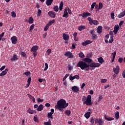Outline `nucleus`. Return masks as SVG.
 <instances>
[{
	"instance_id": "nucleus-1",
	"label": "nucleus",
	"mask_w": 125,
	"mask_h": 125,
	"mask_svg": "<svg viewBox=\"0 0 125 125\" xmlns=\"http://www.w3.org/2000/svg\"><path fill=\"white\" fill-rule=\"evenodd\" d=\"M92 54L89 53L86 55V57L83 59V61H79L77 64V67H79L81 70L84 71H88L90 68H98L101 66V64L98 62H93V61L91 58Z\"/></svg>"
},
{
	"instance_id": "nucleus-2",
	"label": "nucleus",
	"mask_w": 125,
	"mask_h": 125,
	"mask_svg": "<svg viewBox=\"0 0 125 125\" xmlns=\"http://www.w3.org/2000/svg\"><path fill=\"white\" fill-rule=\"evenodd\" d=\"M68 106H69V103H67L65 100L61 99L57 102V105H55V108L58 109L60 112L63 113L64 109L67 108Z\"/></svg>"
},
{
	"instance_id": "nucleus-3",
	"label": "nucleus",
	"mask_w": 125,
	"mask_h": 125,
	"mask_svg": "<svg viewBox=\"0 0 125 125\" xmlns=\"http://www.w3.org/2000/svg\"><path fill=\"white\" fill-rule=\"evenodd\" d=\"M91 95H88L87 97L85 96H83L82 98V101L83 104H86L87 106H91L92 105V102H91Z\"/></svg>"
},
{
	"instance_id": "nucleus-4",
	"label": "nucleus",
	"mask_w": 125,
	"mask_h": 125,
	"mask_svg": "<svg viewBox=\"0 0 125 125\" xmlns=\"http://www.w3.org/2000/svg\"><path fill=\"white\" fill-rule=\"evenodd\" d=\"M11 41L12 42V43L13 44H16L18 42V39H17V37H16V36H13L11 38Z\"/></svg>"
},
{
	"instance_id": "nucleus-5",
	"label": "nucleus",
	"mask_w": 125,
	"mask_h": 125,
	"mask_svg": "<svg viewBox=\"0 0 125 125\" xmlns=\"http://www.w3.org/2000/svg\"><path fill=\"white\" fill-rule=\"evenodd\" d=\"M113 71L116 75H118L119 73H120V66L119 65H117L116 67H114Z\"/></svg>"
},
{
	"instance_id": "nucleus-6",
	"label": "nucleus",
	"mask_w": 125,
	"mask_h": 125,
	"mask_svg": "<svg viewBox=\"0 0 125 125\" xmlns=\"http://www.w3.org/2000/svg\"><path fill=\"white\" fill-rule=\"evenodd\" d=\"M48 14L49 17H51V18H55V17H56V13H55V12L49 11L48 12Z\"/></svg>"
},
{
	"instance_id": "nucleus-7",
	"label": "nucleus",
	"mask_w": 125,
	"mask_h": 125,
	"mask_svg": "<svg viewBox=\"0 0 125 125\" xmlns=\"http://www.w3.org/2000/svg\"><path fill=\"white\" fill-rule=\"evenodd\" d=\"M71 89L73 92H75V93H79V91H80V88L79 87L77 86H73L71 87Z\"/></svg>"
},
{
	"instance_id": "nucleus-8",
	"label": "nucleus",
	"mask_w": 125,
	"mask_h": 125,
	"mask_svg": "<svg viewBox=\"0 0 125 125\" xmlns=\"http://www.w3.org/2000/svg\"><path fill=\"white\" fill-rule=\"evenodd\" d=\"M75 79H76V80H79L80 79V76L78 75H74V76H71V75H70L69 76V80L70 81H74V80H75Z\"/></svg>"
},
{
	"instance_id": "nucleus-9",
	"label": "nucleus",
	"mask_w": 125,
	"mask_h": 125,
	"mask_svg": "<svg viewBox=\"0 0 125 125\" xmlns=\"http://www.w3.org/2000/svg\"><path fill=\"white\" fill-rule=\"evenodd\" d=\"M64 56H67L68 58H73L74 57L73 54L70 51H66L64 54Z\"/></svg>"
},
{
	"instance_id": "nucleus-10",
	"label": "nucleus",
	"mask_w": 125,
	"mask_h": 125,
	"mask_svg": "<svg viewBox=\"0 0 125 125\" xmlns=\"http://www.w3.org/2000/svg\"><path fill=\"white\" fill-rule=\"evenodd\" d=\"M90 43H92V41L91 40H86L84 42L82 43V45L83 46H86L88 44H90Z\"/></svg>"
},
{
	"instance_id": "nucleus-11",
	"label": "nucleus",
	"mask_w": 125,
	"mask_h": 125,
	"mask_svg": "<svg viewBox=\"0 0 125 125\" xmlns=\"http://www.w3.org/2000/svg\"><path fill=\"white\" fill-rule=\"evenodd\" d=\"M39 49V46L38 45H34L32 47L31 49H30V51L31 52H35L38 51Z\"/></svg>"
},
{
	"instance_id": "nucleus-12",
	"label": "nucleus",
	"mask_w": 125,
	"mask_h": 125,
	"mask_svg": "<svg viewBox=\"0 0 125 125\" xmlns=\"http://www.w3.org/2000/svg\"><path fill=\"white\" fill-rule=\"evenodd\" d=\"M62 17H64L65 18H68V17H69V13L67 11V7H65L64 10Z\"/></svg>"
},
{
	"instance_id": "nucleus-13",
	"label": "nucleus",
	"mask_w": 125,
	"mask_h": 125,
	"mask_svg": "<svg viewBox=\"0 0 125 125\" xmlns=\"http://www.w3.org/2000/svg\"><path fill=\"white\" fill-rule=\"evenodd\" d=\"M119 29H120V27L119 26V25H116L115 26L114 28V30H113V33L115 34V35H117Z\"/></svg>"
},
{
	"instance_id": "nucleus-14",
	"label": "nucleus",
	"mask_w": 125,
	"mask_h": 125,
	"mask_svg": "<svg viewBox=\"0 0 125 125\" xmlns=\"http://www.w3.org/2000/svg\"><path fill=\"white\" fill-rule=\"evenodd\" d=\"M8 71H9L8 68L5 69V70L0 74V77H3V76H5V75L7 74Z\"/></svg>"
},
{
	"instance_id": "nucleus-15",
	"label": "nucleus",
	"mask_w": 125,
	"mask_h": 125,
	"mask_svg": "<svg viewBox=\"0 0 125 125\" xmlns=\"http://www.w3.org/2000/svg\"><path fill=\"white\" fill-rule=\"evenodd\" d=\"M95 124H99V125H103V121L102 119L97 118L95 119Z\"/></svg>"
},
{
	"instance_id": "nucleus-16",
	"label": "nucleus",
	"mask_w": 125,
	"mask_h": 125,
	"mask_svg": "<svg viewBox=\"0 0 125 125\" xmlns=\"http://www.w3.org/2000/svg\"><path fill=\"white\" fill-rule=\"evenodd\" d=\"M91 14L89 12H83V18H86V17H88V16H90Z\"/></svg>"
},
{
	"instance_id": "nucleus-17",
	"label": "nucleus",
	"mask_w": 125,
	"mask_h": 125,
	"mask_svg": "<svg viewBox=\"0 0 125 125\" xmlns=\"http://www.w3.org/2000/svg\"><path fill=\"white\" fill-rule=\"evenodd\" d=\"M27 113H28V114H36V113H37V111L32 110L30 107L28 108V109L27 110Z\"/></svg>"
},
{
	"instance_id": "nucleus-18",
	"label": "nucleus",
	"mask_w": 125,
	"mask_h": 125,
	"mask_svg": "<svg viewBox=\"0 0 125 125\" xmlns=\"http://www.w3.org/2000/svg\"><path fill=\"white\" fill-rule=\"evenodd\" d=\"M11 61H17L18 60V58L17 57V55L16 54H14L13 57L11 59Z\"/></svg>"
},
{
	"instance_id": "nucleus-19",
	"label": "nucleus",
	"mask_w": 125,
	"mask_h": 125,
	"mask_svg": "<svg viewBox=\"0 0 125 125\" xmlns=\"http://www.w3.org/2000/svg\"><path fill=\"white\" fill-rule=\"evenodd\" d=\"M125 16V10H124L123 12L120 13V14H119L118 15L117 17L118 18H123V17H124Z\"/></svg>"
},
{
	"instance_id": "nucleus-20",
	"label": "nucleus",
	"mask_w": 125,
	"mask_h": 125,
	"mask_svg": "<svg viewBox=\"0 0 125 125\" xmlns=\"http://www.w3.org/2000/svg\"><path fill=\"white\" fill-rule=\"evenodd\" d=\"M62 38L64 41H68V40H69V35L63 33Z\"/></svg>"
},
{
	"instance_id": "nucleus-21",
	"label": "nucleus",
	"mask_w": 125,
	"mask_h": 125,
	"mask_svg": "<svg viewBox=\"0 0 125 125\" xmlns=\"http://www.w3.org/2000/svg\"><path fill=\"white\" fill-rule=\"evenodd\" d=\"M42 110H43V105L42 104H40L37 108V111H38V112H41V111H42Z\"/></svg>"
},
{
	"instance_id": "nucleus-22",
	"label": "nucleus",
	"mask_w": 125,
	"mask_h": 125,
	"mask_svg": "<svg viewBox=\"0 0 125 125\" xmlns=\"http://www.w3.org/2000/svg\"><path fill=\"white\" fill-rule=\"evenodd\" d=\"M52 2H53V0H46V4L47 6H49V5H51Z\"/></svg>"
},
{
	"instance_id": "nucleus-23",
	"label": "nucleus",
	"mask_w": 125,
	"mask_h": 125,
	"mask_svg": "<svg viewBox=\"0 0 125 125\" xmlns=\"http://www.w3.org/2000/svg\"><path fill=\"white\" fill-rule=\"evenodd\" d=\"M98 61L99 63H100V64H103V63H104V59H103V58H102V57L98 58Z\"/></svg>"
},
{
	"instance_id": "nucleus-24",
	"label": "nucleus",
	"mask_w": 125,
	"mask_h": 125,
	"mask_svg": "<svg viewBox=\"0 0 125 125\" xmlns=\"http://www.w3.org/2000/svg\"><path fill=\"white\" fill-rule=\"evenodd\" d=\"M90 112H87L84 114V117L86 118V119H89L90 118V115H91Z\"/></svg>"
},
{
	"instance_id": "nucleus-25",
	"label": "nucleus",
	"mask_w": 125,
	"mask_h": 125,
	"mask_svg": "<svg viewBox=\"0 0 125 125\" xmlns=\"http://www.w3.org/2000/svg\"><path fill=\"white\" fill-rule=\"evenodd\" d=\"M97 32L98 34H101L102 33V26H100L98 27Z\"/></svg>"
},
{
	"instance_id": "nucleus-26",
	"label": "nucleus",
	"mask_w": 125,
	"mask_h": 125,
	"mask_svg": "<svg viewBox=\"0 0 125 125\" xmlns=\"http://www.w3.org/2000/svg\"><path fill=\"white\" fill-rule=\"evenodd\" d=\"M28 22L29 24H33V23H34V18L32 17H30Z\"/></svg>"
},
{
	"instance_id": "nucleus-27",
	"label": "nucleus",
	"mask_w": 125,
	"mask_h": 125,
	"mask_svg": "<svg viewBox=\"0 0 125 125\" xmlns=\"http://www.w3.org/2000/svg\"><path fill=\"white\" fill-rule=\"evenodd\" d=\"M112 54L113 55V57L111 59V62H114V60H115V58H116V51H115L114 52H113Z\"/></svg>"
},
{
	"instance_id": "nucleus-28",
	"label": "nucleus",
	"mask_w": 125,
	"mask_h": 125,
	"mask_svg": "<svg viewBox=\"0 0 125 125\" xmlns=\"http://www.w3.org/2000/svg\"><path fill=\"white\" fill-rule=\"evenodd\" d=\"M63 5H64V3H63V1H61L59 6V9L60 11H61L62 9H63Z\"/></svg>"
},
{
	"instance_id": "nucleus-29",
	"label": "nucleus",
	"mask_w": 125,
	"mask_h": 125,
	"mask_svg": "<svg viewBox=\"0 0 125 125\" xmlns=\"http://www.w3.org/2000/svg\"><path fill=\"white\" fill-rule=\"evenodd\" d=\"M91 38L92 41H94L97 39V35H96L95 34H93L91 35Z\"/></svg>"
},
{
	"instance_id": "nucleus-30",
	"label": "nucleus",
	"mask_w": 125,
	"mask_h": 125,
	"mask_svg": "<svg viewBox=\"0 0 125 125\" xmlns=\"http://www.w3.org/2000/svg\"><path fill=\"white\" fill-rule=\"evenodd\" d=\"M64 114L66 115V116H70V115H71V111L70 110H66L64 111Z\"/></svg>"
},
{
	"instance_id": "nucleus-31",
	"label": "nucleus",
	"mask_w": 125,
	"mask_h": 125,
	"mask_svg": "<svg viewBox=\"0 0 125 125\" xmlns=\"http://www.w3.org/2000/svg\"><path fill=\"white\" fill-rule=\"evenodd\" d=\"M78 55L80 58H84V57H85V56H84V54L83 52H80L79 54H78Z\"/></svg>"
},
{
	"instance_id": "nucleus-32",
	"label": "nucleus",
	"mask_w": 125,
	"mask_h": 125,
	"mask_svg": "<svg viewBox=\"0 0 125 125\" xmlns=\"http://www.w3.org/2000/svg\"><path fill=\"white\" fill-rule=\"evenodd\" d=\"M113 42H114V36L112 35L110 36V39L109 40L108 42L112 43Z\"/></svg>"
},
{
	"instance_id": "nucleus-33",
	"label": "nucleus",
	"mask_w": 125,
	"mask_h": 125,
	"mask_svg": "<svg viewBox=\"0 0 125 125\" xmlns=\"http://www.w3.org/2000/svg\"><path fill=\"white\" fill-rule=\"evenodd\" d=\"M95 118L92 117L90 118V122L91 123L92 125H94V123H95Z\"/></svg>"
},
{
	"instance_id": "nucleus-34",
	"label": "nucleus",
	"mask_w": 125,
	"mask_h": 125,
	"mask_svg": "<svg viewBox=\"0 0 125 125\" xmlns=\"http://www.w3.org/2000/svg\"><path fill=\"white\" fill-rule=\"evenodd\" d=\"M84 29H85V26L83 25L79 26L78 27L79 31H82V30H83Z\"/></svg>"
},
{
	"instance_id": "nucleus-35",
	"label": "nucleus",
	"mask_w": 125,
	"mask_h": 125,
	"mask_svg": "<svg viewBox=\"0 0 125 125\" xmlns=\"http://www.w3.org/2000/svg\"><path fill=\"white\" fill-rule=\"evenodd\" d=\"M21 55L22 56V57H27V54L25 52L21 51Z\"/></svg>"
},
{
	"instance_id": "nucleus-36",
	"label": "nucleus",
	"mask_w": 125,
	"mask_h": 125,
	"mask_svg": "<svg viewBox=\"0 0 125 125\" xmlns=\"http://www.w3.org/2000/svg\"><path fill=\"white\" fill-rule=\"evenodd\" d=\"M47 118L51 119V120H53V116L49 113L47 114Z\"/></svg>"
},
{
	"instance_id": "nucleus-37",
	"label": "nucleus",
	"mask_w": 125,
	"mask_h": 125,
	"mask_svg": "<svg viewBox=\"0 0 125 125\" xmlns=\"http://www.w3.org/2000/svg\"><path fill=\"white\" fill-rule=\"evenodd\" d=\"M53 9L54 11H56V12H58V10H59V7L58 6H55L53 7Z\"/></svg>"
},
{
	"instance_id": "nucleus-38",
	"label": "nucleus",
	"mask_w": 125,
	"mask_h": 125,
	"mask_svg": "<svg viewBox=\"0 0 125 125\" xmlns=\"http://www.w3.org/2000/svg\"><path fill=\"white\" fill-rule=\"evenodd\" d=\"M115 118L116 119V120H118V119H119V117H120V112H119V111H117L116 112V113L115 114Z\"/></svg>"
},
{
	"instance_id": "nucleus-39",
	"label": "nucleus",
	"mask_w": 125,
	"mask_h": 125,
	"mask_svg": "<svg viewBox=\"0 0 125 125\" xmlns=\"http://www.w3.org/2000/svg\"><path fill=\"white\" fill-rule=\"evenodd\" d=\"M104 119L106 121H114V118H111L110 117L107 118V116H104Z\"/></svg>"
},
{
	"instance_id": "nucleus-40",
	"label": "nucleus",
	"mask_w": 125,
	"mask_h": 125,
	"mask_svg": "<svg viewBox=\"0 0 125 125\" xmlns=\"http://www.w3.org/2000/svg\"><path fill=\"white\" fill-rule=\"evenodd\" d=\"M44 125H51V121L49 119L48 122H44Z\"/></svg>"
},
{
	"instance_id": "nucleus-41",
	"label": "nucleus",
	"mask_w": 125,
	"mask_h": 125,
	"mask_svg": "<svg viewBox=\"0 0 125 125\" xmlns=\"http://www.w3.org/2000/svg\"><path fill=\"white\" fill-rule=\"evenodd\" d=\"M34 28H35V24H33L30 26L29 32H32L34 30Z\"/></svg>"
},
{
	"instance_id": "nucleus-42",
	"label": "nucleus",
	"mask_w": 125,
	"mask_h": 125,
	"mask_svg": "<svg viewBox=\"0 0 125 125\" xmlns=\"http://www.w3.org/2000/svg\"><path fill=\"white\" fill-rule=\"evenodd\" d=\"M96 5V2H93L91 5V9L93 10V9H94V7Z\"/></svg>"
},
{
	"instance_id": "nucleus-43",
	"label": "nucleus",
	"mask_w": 125,
	"mask_h": 125,
	"mask_svg": "<svg viewBox=\"0 0 125 125\" xmlns=\"http://www.w3.org/2000/svg\"><path fill=\"white\" fill-rule=\"evenodd\" d=\"M11 16L13 18H15V17H16V13L14 11H12L11 12Z\"/></svg>"
},
{
	"instance_id": "nucleus-44",
	"label": "nucleus",
	"mask_w": 125,
	"mask_h": 125,
	"mask_svg": "<svg viewBox=\"0 0 125 125\" xmlns=\"http://www.w3.org/2000/svg\"><path fill=\"white\" fill-rule=\"evenodd\" d=\"M103 8V3L100 2L99 3L98 9H102Z\"/></svg>"
},
{
	"instance_id": "nucleus-45",
	"label": "nucleus",
	"mask_w": 125,
	"mask_h": 125,
	"mask_svg": "<svg viewBox=\"0 0 125 125\" xmlns=\"http://www.w3.org/2000/svg\"><path fill=\"white\" fill-rule=\"evenodd\" d=\"M55 20H52V21H50L48 23H47L48 25H49V26H50V25H52V24H54V23H55Z\"/></svg>"
},
{
	"instance_id": "nucleus-46",
	"label": "nucleus",
	"mask_w": 125,
	"mask_h": 125,
	"mask_svg": "<svg viewBox=\"0 0 125 125\" xmlns=\"http://www.w3.org/2000/svg\"><path fill=\"white\" fill-rule=\"evenodd\" d=\"M41 15H42V10H41V9H39L37 12V16L38 17L41 16Z\"/></svg>"
},
{
	"instance_id": "nucleus-47",
	"label": "nucleus",
	"mask_w": 125,
	"mask_h": 125,
	"mask_svg": "<svg viewBox=\"0 0 125 125\" xmlns=\"http://www.w3.org/2000/svg\"><path fill=\"white\" fill-rule=\"evenodd\" d=\"M69 75H70V74L67 73L65 75V76L63 77V78L62 79L63 82H65V80H66V79H67V78H68V77H69Z\"/></svg>"
},
{
	"instance_id": "nucleus-48",
	"label": "nucleus",
	"mask_w": 125,
	"mask_h": 125,
	"mask_svg": "<svg viewBox=\"0 0 125 125\" xmlns=\"http://www.w3.org/2000/svg\"><path fill=\"white\" fill-rule=\"evenodd\" d=\"M45 68H44V71H47V69H48V64L47 63H45Z\"/></svg>"
},
{
	"instance_id": "nucleus-49",
	"label": "nucleus",
	"mask_w": 125,
	"mask_h": 125,
	"mask_svg": "<svg viewBox=\"0 0 125 125\" xmlns=\"http://www.w3.org/2000/svg\"><path fill=\"white\" fill-rule=\"evenodd\" d=\"M49 27V24L48 23L46 25L45 27L44 28V31H47L48 30V28Z\"/></svg>"
},
{
	"instance_id": "nucleus-50",
	"label": "nucleus",
	"mask_w": 125,
	"mask_h": 125,
	"mask_svg": "<svg viewBox=\"0 0 125 125\" xmlns=\"http://www.w3.org/2000/svg\"><path fill=\"white\" fill-rule=\"evenodd\" d=\"M68 70L69 71H72V70H73V66H72L71 64H68Z\"/></svg>"
},
{
	"instance_id": "nucleus-51",
	"label": "nucleus",
	"mask_w": 125,
	"mask_h": 125,
	"mask_svg": "<svg viewBox=\"0 0 125 125\" xmlns=\"http://www.w3.org/2000/svg\"><path fill=\"white\" fill-rule=\"evenodd\" d=\"M123 61H124V59L120 57L118 59V62H119V63H123Z\"/></svg>"
},
{
	"instance_id": "nucleus-52",
	"label": "nucleus",
	"mask_w": 125,
	"mask_h": 125,
	"mask_svg": "<svg viewBox=\"0 0 125 125\" xmlns=\"http://www.w3.org/2000/svg\"><path fill=\"white\" fill-rule=\"evenodd\" d=\"M77 45V43H73L72 44V49H75L76 48V46Z\"/></svg>"
},
{
	"instance_id": "nucleus-53",
	"label": "nucleus",
	"mask_w": 125,
	"mask_h": 125,
	"mask_svg": "<svg viewBox=\"0 0 125 125\" xmlns=\"http://www.w3.org/2000/svg\"><path fill=\"white\" fill-rule=\"evenodd\" d=\"M67 7V10L69 13V14H72V10L70 9V8L69 7Z\"/></svg>"
},
{
	"instance_id": "nucleus-54",
	"label": "nucleus",
	"mask_w": 125,
	"mask_h": 125,
	"mask_svg": "<svg viewBox=\"0 0 125 125\" xmlns=\"http://www.w3.org/2000/svg\"><path fill=\"white\" fill-rule=\"evenodd\" d=\"M33 54V58H35L36 56L38 55V52H32Z\"/></svg>"
},
{
	"instance_id": "nucleus-55",
	"label": "nucleus",
	"mask_w": 125,
	"mask_h": 125,
	"mask_svg": "<svg viewBox=\"0 0 125 125\" xmlns=\"http://www.w3.org/2000/svg\"><path fill=\"white\" fill-rule=\"evenodd\" d=\"M31 74V72L27 71L23 73V75H25V76H29Z\"/></svg>"
},
{
	"instance_id": "nucleus-56",
	"label": "nucleus",
	"mask_w": 125,
	"mask_h": 125,
	"mask_svg": "<svg viewBox=\"0 0 125 125\" xmlns=\"http://www.w3.org/2000/svg\"><path fill=\"white\" fill-rule=\"evenodd\" d=\"M93 24H94V25H98V21L93 20Z\"/></svg>"
},
{
	"instance_id": "nucleus-57",
	"label": "nucleus",
	"mask_w": 125,
	"mask_h": 125,
	"mask_svg": "<svg viewBox=\"0 0 125 125\" xmlns=\"http://www.w3.org/2000/svg\"><path fill=\"white\" fill-rule=\"evenodd\" d=\"M47 55H49L51 53V49H48L46 51Z\"/></svg>"
},
{
	"instance_id": "nucleus-58",
	"label": "nucleus",
	"mask_w": 125,
	"mask_h": 125,
	"mask_svg": "<svg viewBox=\"0 0 125 125\" xmlns=\"http://www.w3.org/2000/svg\"><path fill=\"white\" fill-rule=\"evenodd\" d=\"M107 82V79H102L101 80V83H105Z\"/></svg>"
},
{
	"instance_id": "nucleus-59",
	"label": "nucleus",
	"mask_w": 125,
	"mask_h": 125,
	"mask_svg": "<svg viewBox=\"0 0 125 125\" xmlns=\"http://www.w3.org/2000/svg\"><path fill=\"white\" fill-rule=\"evenodd\" d=\"M111 18H112L113 20L115 19V14L114 13H112L110 15Z\"/></svg>"
},
{
	"instance_id": "nucleus-60",
	"label": "nucleus",
	"mask_w": 125,
	"mask_h": 125,
	"mask_svg": "<svg viewBox=\"0 0 125 125\" xmlns=\"http://www.w3.org/2000/svg\"><path fill=\"white\" fill-rule=\"evenodd\" d=\"M31 81H32V78L31 77H29L28 80H27V83H31Z\"/></svg>"
},
{
	"instance_id": "nucleus-61",
	"label": "nucleus",
	"mask_w": 125,
	"mask_h": 125,
	"mask_svg": "<svg viewBox=\"0 0 125 125\" xmlns=\"http://www.w3.org/2000/svg\"><path fill=\"white\" fill-rule=\"evenodd\" d=\"M43 99H41V98H39L37 100V102L40 103V102H43Z\"/></svg>"
},
{
	"instance_id": "nucleus-62",
	"label": "nucleus",
	"mask_w": 125,
	"mask_h": 125,
	"mask_svg": "<svg viewBox=\"0 0 125 125\" xmlns=\"http://www.w3.org/2000/svg\"><path fill=\"white\" fill-rule=\"evenodd\" d=\"M34 122H39V120L38 119V118L37 117L35 116L33 119Z\"/></svg>"
},
{
	"instance_id": "nucleus-63",
	"label": "nucleus",
	"mask_w": 125,
	"mask_h": 125,
	"mask_svg": "<svg viewBox=\"0 0 125 125\" xmlns=\"http://www.w3.org/2000/svg\"><path fill=\"white\" fill-rule=\"evenodd\" d=\"M122 77L125 79V70H124L122 72Z\"/></svg>"
},
{
	"instance_id": "nucleus-64",
	"label": "nucleus",
	"mask_w": 125,
	"mask_h": 125,
	"mask_svg": "<svg viewBox=\"0 0 125 125\" xmlns=\"http://www.w3.org/2000/svg\"><path fill=\"white\" fill-rule=\"evenodd\" d=\"M123 24H124V21H122L119 23V26H123Z\"/></svg>"
}]
</instances>
